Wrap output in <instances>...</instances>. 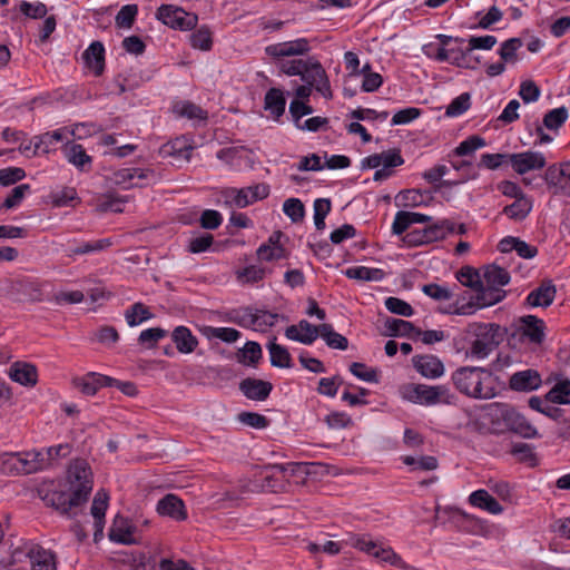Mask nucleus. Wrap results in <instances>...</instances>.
I'll list each match as a JSON object with an SVG mask.
<instances>
[{"instance_id":"obj_52","label":"nucleus","mask_w":570,"mask_h":570,"mask_svg":"<svg viewBox=\"0 0 570 570\" xmlns=\"http://www.w3.org/2000/svg\"><path fill=\"white\" fill-rule=\"evenodd\" d=\"M262 347L258 343L249 341L240 351L239 362L246 366H255L262 358Z\"/></svg>"},{"instance_id":"obj_4","label":"nucleus","mask_w":570,"mask_h":570,"mask_svg":"<svg viewBox=\"0 0 570 570\" xmlns=\"http://www.w3.org/2000/svg\"><path fill=\"white\" fill-rule=\"evenodd\" d=\"M400 395L403 400L423 405L433 406L438 404H453L454 395L444 385L430 386L425 384L409 383L400 389Z\"/></svg>"},{"instance_id":"obj_55","label":"nucleus","mask_w":570,"mask_h":570,"mask_svg":"<svg viewBox=\"0 0 570 570\" xmlns=\"http://www.w3.org/2000/svg\"><path fill=\"white\" fill-rule=\"evenodd\" d=\"M361 73L363 75L361 88L364 92L376 91L382 86V83H383L382 76L377 72H372L370 70L368 65H365L362 68Z\"/></svg>"},{"instance_id":"obj_53","label":"nucleus","mask_w":570,"mask_h":570,"mask_svg":"<svg viewBox=\"0 0 570 570\" xmlns=\"http://www.w3.org/2000/svg\"><path fill=\"white\" fill-rule=\"evenodd\" d=\"M502 11L498 7L492 6L487 12H476L475 28H480L483 30L490 29L493 24L498 23L502 19Z\"/></svg>"},{"instance_id":"obj_18","label":"nucleus","mask_w":570,"mask_h":570,"mask_svg":"<svg viewBox=\"0 0 570 570\" xmlns=\"http://www.w3.org/2000/svg\"><path fill=\"white\" fill-rule=\"evenodd\" d=\"M542 384L541 375L538 371L528 368L515 372L511 375L509 385L517 392H531L538 390Z\"/></svg>"},{"instance_id":"obj_64","label":"nucleus","mask_w":570,"mask_h":570,"mask_svg":"<svg viewBox=\"0 0 570 570\" xmlns=\"http://www.w3.org/2000/svg\"><path fill=\"white\" fill-rule=\"evenodd\" d=\"M138 13L136 4H126L121 7L116 16V24L120 28H130Z\"/></svg>"},{"instance_id":"obj_45","label":"nucleus","mask_w":570,"mask_h":570,"mask_svg":"<svg viewBox=\"0 0 570 570\" xmlns=\"http://www.w3.org/2000/svg\"><path fill=\"white\" fill-rule=\"evenodd\" d=\"M193 149V146L190 145V141L185 136L177 137L174 140L165 144L160 153L164 156H175L179 158H189L190 150Z\"/></svg>"},{"instance_id":"obj_24","label":"nucleus","mask_w":570,"mask_h":570,"mask_svg":"<svg viewBox=\"0 0 570 570\" xmlns=\"http://www.w3.org/2000/svg\"><path fill=\"white\" fill-rule=\"evenodd\" d=\"M115 379L99 373L90 372L75 380V385L87 395H94L102 386H111Z\"/></svg>"},{"instance_id":"obj_10","label":"nucleus","mask_w":570,"mask_h":570,"mask_svg":"<svg viewBox=\"0 0 570 570\" xmlns=\"http://www.w3.org/2000/svg\"><path fill=\"white\" fill-rule=\"evenodd\" d=\"M279 318L277 313L265 309L248 308L239 316L238 324L242 327L253 330L259 333H266L273 327Z\"/></svg>"},{"instance_id":"obj_33","label":"nucleus","mask_w":570,"mask_h":570,"mask_svg":"<svg viewBox=\"0 0 570 570\" xmlns=\"http://www.w3.org/2000/svg\"><path fill=\"white\" fill-rule=\"evenodd\" d=\"M63 154L67 160L77 169L81 171H87L91 168L92 158L86 153L81 145H67L63 148Z\"/></svg>"},{"instance_id":"obj_26","label":"nucleus","mask_w":570,"mask_h":570,"mask_svg":"<svg viewBox=\"0 0 570 570\" xmlns=\"http://www.w3.org/2000/svg\"><path fill=\"white\" fill-rule=\"evenodd\" d=\"M239 389L247 399L264 401L271 394L273 385L267 381L246 379L242 381Z\"/></svg>"},{"instance_id":"obj_2","label":"nucleus","mask_w":570,"mask_h":570,"mask_svg":"<svg viewBox=\"0 0 570 570\" xmlns=\"http://www.w3.org/2000/svg\"><path fill=\"white\" fill-rule=\"evenodd\" d=\"M499 302H501V294L497 291L465 289L456 294L453 302L444 306L441 312L444 314L470 316Z\"/></svg>"},{"instance_id":"obj_56","label":"nucleus","mask_w":570,"mask_h":570,"mask_svg":"<svg viewBox=\"0 0 570 570\" xmlns=\"http://www.w3.org/2000/svg\"><path fill=\"white\" fill-rule=\"evenodd\" d=\"M190 43L195 49L209 50L213 45L212 31L206 27H200L190 35Z\"/></svg>"},{"instance_id":"obj_46","label":"nucleus","mask_w":570,"mask_h":570,"mask_svg":"<svg viewBox=\"0 0 570 570\" xmlns=\"http://www.w3.org/2000/svg\"><path fill=\"white\" fill-rule=\"evenodd\" d=\"M556 405L557 404L548 402L544 396H531L529 399V406L533 411H537L554 421L559 420L562 416V410H560Z\"/></svg>"},{"instance_id":"obj_22","label":"nucleus","mask_w":570,"mask_h":570,"mask_svg":"<svg viewBox=\"0 0 570 570\" xmlns=\"http://www.w3.org/2000/svg\"><path fill=\"white\" fill-rule=\"evenodd\" d=\"M156 510L160 515L169 517L177 521L185 520L187 517L183 500L175 494H167L160 499Z\"/></svg>"},{"instance_id":"obj_49","label":"nucleus","mask_w":570,"mask_h":570,"mask_svg":"<svg viewBox=\"0 0 570 570\" xmlns=\"http://www.w3.org/2000/svg\"><path fill=\"white\" fill-rule=\"evenodd\" d=\"M524 323V335L529 337L531 342L540 343L543 340L544 333V324L541 320H538L534 316H527L523 318Z\"/></svg>"},{"instance_id":"obj_47","label":"nucleus","mask_w":570,"mask_h":570,"mask_svg":"<svg viewBox=\"0 0 570 570\" xmlns=\"http://www.w3.org/2000/svg\"><path fill=\"white\" fill-rule=\"evenodd\" d=\"M318 336H321L330 347L343 351L347 348V338L341 335L340 333H336L333 330L332 325L322 324L318 326Z\"/></svg>"},{"instance_id":"obj_27","label":"nucleus","mask_w":570,"mask_h":570,"mask_svg":"<svg viewBox=\"0 0 570 570\" xmlns=\"http://www.w3.org/2000/svg\"><path fill=\"white\" fill-rule=\"evenodd\" d=\"M556 286L551 281L543 282L539 287L529 293L527 302L532 307H548L556 297Z\"/></svg>"},{"instance_id":"obj_50","label":"nucleus","mask_w":570,"mask_h":570,"mask_svg":"<svg viewBox=\"0 0 570 570\" xmlns=\"http://www.w3.org/2000/svg\"><path fill=\"white\" fill-rule=\"evenodd\" d=\"M456 279L461 285L472 291H478L482 286V279L479 273L470 266L462 267L456 273Z\"/></svg>"},{"instance_id":"obj_40","label":"nucleus","mask_w":570,"mask_h":570,"mask_svg":"<svg viewBox=\"0 0 570 570\" xmlns=\"http://www.w3.org/2000/svg\"><path fill=\"white\" fill-rule=\"evenodd\" d=\"M0 472L4 474H27L22 452L0 454Z\"/></svg>"},{"instance_id":"obj_39","label":"nucleus","mask_w":570,"mask_h":570,"mask_svg":"<svg viewBox=\"0 0 570 570\" xmlns=\"http://www.w3.org/2000/svg\"><path fill=\"white\" fill-rule=\"evenodd\" d=\"M374 559L382 564H389L402 570H410L411 567L397 554L392 547L382 542L375 552Z\"/></svg>"},{"instance_id":"obj_37","label":"nucleus","mask_w":570,"mask_h":570,"mask_svg":"<svg viewBox=\"0 0 570 570\" xmlns=\"http://www.w3.org/2000/svg\"><path fill=\"white\" fill-rule=\"evenodd\" d=\"M104 56L105 48L100 42H92L82 55L87 68L96 76L104 69Z\"/></svg>"},{"instance_id":"obj_48","label":"nucleus","mask_w":570,"mask_h":570,"mask_svg":"<svg viewBox=\"0 0 570 570\" xmlns=\"http://www.w3.org/2000/svg\"><path fill=\"white\" fill-rule=\"evenodd\" d=\"M522 47V41L519 38H510L503 41L498 50V53L507 65H514L518 62V51Z\"/></svg>"},{"instance_id":"obj_7","label":"nucleus","mask_w":570,"mask_h":570,"mask_svg":"<svg viewBox=\"0 0 570 570\" xmlns=\"http://www.w3.org/2000/svg\"><path fill=\"white\" fill-rule=\"evenodd\" d=\"M508 163L515 174L523 177L522 183L528 186L531 181L525 175L531 171L542 170L547 166V158L541 151L528 149L509 154Z\"/></svg>"},{"instance_id":"obj_61","label":"nucleus","mask_w":570,"mask_h":570,"mask_svg":"<svg viewBox=\"0 0 570 570\" xmlns=\"http://www.w3.org/2000/svg\"><path fill=\"white\" fill-rule=\"evenodd\" d=\"M387 327L391 331L393 335L396 336H416L417 330L413 326L412 323L404 321V320H397L393 318L391 321H387Z\"/></svg>"},{"instance_id":"obj_8","label":"nucleus","mask_w":570,"mask_h":570,"mask_svg":"<svg viewBox=\"0 0 570 570\" xmlns=\"http://www.w3.org/2000/svg\"><path fill=\"white\" fill-rule=\"evenodd\" d=\"M164 24L179 30H190L197 24V16L174 4H161L156 13Z\"/></svg>"},{"instance_id":"obj_3","label":"nucleus","mask_w":570,"mask_h":570,"mask_svg":"<svg viewBox=\"0 0 570 570\" xmlns=\"http://www.w3.org/2000/svg\"><path fill=\"white\" fill-rule=\"evenodd\" d=\"M469 334L473 337L468 355L472 360H485L502 340L499 325L491 323H473L469 326Z\"/></svg>"},{"instance_id":"obj_16","label":"nucleus","mask_w":570,"mask_h":570,"mask_svg":"<svg viewBox=\"0 0 570 570\" xmlns=\"http://www.w3.org/2000/svg\"><path fill=\"white\" fill-rule=\"evenodd\" d=\"M318 332V326L311 324L306 320H302L297 324L286 327L284 334L289 341L312 345L317 340Z\"/></svg>"},{"instance_id":"obj_59","label":"nucleus","mask_w":570,"mask_h":570,"mask_svg":"<svg viewBox=\"0 0 570 570\" xmlns=\"http://www.w3.org/2000/svg\"><path fill=\"white\" fill-rule=\"evenodd\" d=\"M487 142L482 137L471 136L456 146L454 154L458 156L472 155L475 150L483 148Z\"/></svg>"},{"instance_id":"obj_62","label":"nucleus","mask_w":570,"mask_h":570,"mask_svg":"<svg viewBox=\"0 0 570 570\" xmlns=\"http://www.w3.org/2000/svg\"><path fill=\"white\" fill-rule=\"evenodd\" d=\"M423 293L435 301H448L454 297L448 286L440 284H426L422 287Z\"/></svg>"},{"instance_id":"obj_21","label":"nucleus","mask_w":570,"mask_h":570,"mask_svg":"<svg viewBox=\"0 0 570 570\" xmlns=\"http://www.w3.org/2000/svg\"><path fill=\"white\" fill-rule=\"evenodd\" d=\"M135 527L132 523L121 515H116L109 530V539L121 544H132L136 542Z\"/></svg>"},{"instance_id":"obj_36","label":"nucleus","mask_w":570,"mask_h":570,"mask_svg":"<svg viewBox=\"0 0 570 570\" xmlns=\"http://www.w3.org/2000/svg\"><path fill=\"white\" fill-rule=\"evenodd\" d=\"M344 274L350 279L362 282H381L385 277V272L383 269L363 265L351 266L345 269Z\"/></svg>"},{"instance_id":"obj_11","label":"nucleus","mask_w":570,"mask_h":570,"mask_svg":"<svg viewBox=\"0 0 570 570\" xmlns=\"http://www.w3.org/2000/svg\"><path fill=\"white\" fill-rule=\"evenodd\" d=\"M155 178V175L149 169L142 168H121L109 177L111 184L119 186L122 189H130L134 187H141Z\"/></svg>"},{"instance_id":"obj_31","label":"nucleus","mask_w":570,"mask_h":570,"mask_svg":"<svg viewBox=\"0 0 570 570\" xmlns=\"http://www.w3.org/2000/svg\"><path fill=\"white\" fill-rule=\"evenodd\" d=\"M22 458H24L27 474L52 468L47 449L22 452Z\"/></svg>"},{"instance_id":"obj_13","label":"nucleus","mask_w":570,"mask_h":570,"mask_svg":"<svg viewBox=\"0 0 570 570\" xmlns=\"http://www.w3.org/2000/svg\"><path fill=\"white\" fill-rule=\"evenodd\" d=\"M501 417L507 429L520 436L524 439H535L539 436L538 430L517 410L505 407L501 411Z\"/></svg>"},{"instance_id":"obj_32","label":"nucleus","mask_w":570,"mask_h":570,"mask_svg":"<svg viewBox=\"0 0 570 570\" xmlns=\"http://www.w3.org/2000/svg\"><path fill=\"white\" fill-rule=\"evenodd\" d=\"M43 500L48 505H51L63 513L68 512L72 507L83 503V501H76V494L70 490H68V492L53 491L46 494Z\"/></svg>"},{"instance_id":"obj_43","label":"nucleus","mask_w":570,"mask_h":570,"mask_svg":"<svg viewBox=\"0 0 570 570\" xmlns=\"http://www.w3.org/2000/svg\"><path fill=\"white\" fill-rule=\"evenodd\" d=\"M286 100L282 90L272 88L265 95V110L277 120L285 111Z\"/></svg>"},{"instance_id":"obj_20","label":"nucleus","mask_w":570,"mask_h":570,"mask_svg":"<svg viewBox=\"0 0 570 570\" xmlns=\"http://www.w3.org/2000/svg\"><path fill=\"white\" fill-rule=\"evenodd\" d=\"M412 362L414 368L426 379L435 380L444 374V365L438 356L416 355Z\"/></svg>"},{"instance_id":"obj_30","label":"nucleus","mask_w":570,"mask_h":570,"mask_svg":"<svg viewBox=\"0 0 570 570\" xmlns=\"http://www.w3.org/2000/svg\"><path fill=\"white\" fill-rule=\"evenodd\" d=\"M109 504V494L104 490L97 491L91 504V515L95 519V537L102 533L105 527V514Z\"/></svg>"},{"instance_id":"obj_34","label":"nucleus","mask_w":570,"mask_h":570,"mask_svg":"<svg viewBox=\"0 0 570 570\" xmlns=\"http://www.w3.org/2000/svg\"><path fill=\"white\" fill-rule=\"evenodd\" d=\"M469 502L471 505L491 514H500L503 511L502 505L487 490L473 491L469 495Z\"/></svg>"},{"instance_id":"obj_54","label":"nucleus","mask_w":570,"mask_h":570,"mask_svg":"<svg viewBox=\"0 0 570 570\" xmlns=\"http://www.w3.org/2000/svg\"><path fill=\"white\" fill-rule=\"evenodd\" d=\"M125 316L129 326H137L149 320L151 314L144 304L136 303L126 312Z\"/></svg>"},{"instance_id":"obj_6","label":"nucleus","mask_w":570,"mask_h":570,"mask_svg":"<svg viewBox=\"0 0 570 570\" xmlns=\"http://www.w3.org/2000/svg\"><path fill=\"white\" fill-rule=\"evenodd\" d=\"M69 490L76 494V501H87L92 491V472L85 460H75L67 473Z\"/></svg>"},{"instance_id":"obj_19","label":"nucleus","mask_w":570,"mask_h":570,"mask_svg":"<svg viewBox=\"0 0 570 570\" xmlns=\"http://www.w3.org/2000/svg\"><path fill=\"white\" fill-rule=\"evenodd\" d=\"M446 56L445 62L462 69L475 70L481 63L480 57L472 53L469 45L466 48L461 46L450 47Z\"/></svg>"},{"instance_id":"obj_35","label":"nucleus","mask_w":570,"mask_h":570,"mask_svg":"<svg viewBox=\"0 0 570 570\" xmlns=\"http://www.w3.org/2000/svg\"><path fill=\"white\" fill-rule=\"evenodd\" d=\"M548 402L558 405H570V379H557L552 387L544 395Z\"/></svg>"},{"instance_id":"obj_15","label":"nucleus","mask_w":570,"mask_h":570,"mask_svg":"<svg viewBox=\"0 0 570 570\" xmlns=\"http://www.w3.org/2000/svg\"><path fill=\"white\" fill-rule=\"evenodd\" d=\"M265 51L273 58L302 56L309 51V45L305 38H299L269 45L266 47Z\"/></svg>"},{"instance_id":"obj_23","label":"nucleus","mask_w":570,"mask_h":570,"mask_svg":"<svg viewBox=\"0 0 570 570\" xmlns=\"http://www.w3.org/2000/svg\"><path fill=\"white\" fill-rule=\"evenodd\" d=\"M9 377L23 386L31 387L38 382V371L33 364L14 362L9 367Z\"/></svg>"},{"instance_id":"obj_41","label":"nucleus","mask_w":570,"mask_h":570,"mask_svg":"<svg viewBox=\"0 0 570 570\" xmlns=\"http://www.w3.org/2000/svg\"><path fill=\"white\" fill-rule=\"evenodd\" d=\"M267 350L269 353L271 364L275 367L279 368H289L292 367V356L288 350L276 343V337H273L267 344Z\"/></svg>"},{"instance_id":"obj_5","label":"nucleus","mask_w":570,"mask_h":570,"mask_svg":"<svg viewBox=\"0 0 570 570\" xmlns=\"http://www.w3.org/2000/svg\"><path fill=\"white\" fill-rule=\"evenodd\" d=\"M269 195V186L264 183L255 184L244 188H225L220 193L224 205L229 207L245 208Z\"/></svg>"},{"instance_id":"obj_57","label":"nucleus","mask_w":570,"mask_h":570,"mask_svg":"<svg viewBox=\"0 0 570 570\" xmlns=\"http://www.w3.org/2000/svg\"><path fill=\"white\" fill-rule=\"evenodd\" d=\"M569 117L566 107H559L550 110L543 118V125L548 129H558L561 127Z\"/></svg>"},{"instance_id":"obj_25","label":"nucleus","mask_w":570,"mask_h":570,"mask_svg":"<svg viewBox=\"0 0 570 570\" xmlns=\"http://www.w3.org/2000/svg\"><path fill=\"white\" fill-rule=\"evenodd\" d=\"M171 341L181 354H191L199 344L198 338L184 325L176 326L173 330Z\"/></svg>"},{"instance_id":"obj_14","label":"nucleus","mask_w":570,"mask_h":570,"mask_svg":"<svg viewBox=\"0 0 570 570\" xmlns=\"http://www.w3.org/2000/svg\"><path fill=\"white\" fill-rule=\"evenodd\" d=\"M510 274L509 272L498 265H489L483 271L481 291L499 292L501 294V301L505 296V292L502 289L503 286L509 284Z\"/></svg>"},{"instance_id":"obj_28","label":"nucleus","mask_w":570,"mask_h":570,"mask_svg":"<svg viewBox=\"0 0 570 570\" xmlns=\"http://www.w3.org/2000/svg\"><path fill=\"white\" fill-rule=\"evenodd\" d=\"M383 541L377 538H373L370 534L348 533L345 539V543L352 548L357 549L361 552L374 558L375 552L379 550Z\"/></svg>"},{"instance_id":"obj_60","label":"nucleus","mask_w":570,"mask_h":570,"mask_svg":"<svg viewBox=\"0 0 570 570\" xmlns=\"http://www.w3.org/2000/svg\"><path fill=\"white\" fill-rule=\"evenodd\" d=\"M351 373L361 381L376 383L379 381L377 372L363 363L354 362L350 365Z\"/></svg>"},{"instance_id":"obj_51","label":"nucleus","mask_w":570,"mask_h":570,"mask_svg":"<svg viewBox=\"0 0 570 570\" xmlns=\"http://www.w3.org/2000/svg\"><path fill=\"white\" fill-rule=\"evenodd\" d=\"M471 107V95L463 92L455 97L446 107L445 115L448 117H459L466 112Z\"/></svg>"},{"instance_id":"obj_1","label":"nucleus","mask_w":570,"mask_h":570,"mask_svg":"<svg viewBox=\"0 0 570 570\" xmlns=\"http://www.w3.org/2000/svg\"><path fill=\"white\" fill-rule=\"evenodd\" d=\"M455 389L475 400H490L498 394V379L489 370L479 366H462L451 376Z\"/></svg>"},{"instance_id":"obj_29","label":"nucleus","mask_w":570,"mask_h":570,"mask_svg":"<svg viewBox=\"0 0 570 570\" xmlns=\"http://www.w3.org/2000/svg\"><path fill=\"white\" fill-rule=\"evenodd\" d=\"M171 110L176 117L188 119L194 124H199L207 119V111L190 101H175Z\"/></svg>"},{"instance_id":"obj_63","label":"nucleus","mask_w":570,"mask_h":570,"mask_svg":"<svg viewBox=\"0 0 570 570\" xmlns=\"http://www.w3.org/2000/svg\"><path fill=\"white\" fill-rule=\"evenodd\" d=\"M284 214L297 223L304 217V205L298 198H288L283 204Z\"/></svg>"},{"instance_id":"obj_17","label":"nucleus","mask_w":570,"mask_h":570,"mask_svg":"<svg viewBox=\"0 0 570 570\" xmlns=\"http://www.w3.org/2000/svg\"><path fill=\"white\" fill-rule=\"evenodd\" d=\"M26 557L28 559L30 570H56V558L50 550L38 544L27 548Z\"/></svg>"},{"instance_id":"obj_9","label":"nucleus","mask_w":570,"mask_h":570,"mask_svg":"<svg viewBox=\"0 0 570 570\" xmlns=\"http://www.w3.org/2000/svg\"><path fill=\"white\" fill-rule=\"evenodd\" d=\"M544 180L553 195L570 196V161L549 166Z\"/></svg>"},{"instance_id":"obj_42","label":"nucleus","mask_w":570,"mask_h":570,"mask_svg":"<svg viewBox=\"0 0 570 570\" xmlns=\"http://www.w3.org/2000/svg\"><path fill=\"white\" fill-rule=\"evenodd\" d=\"M279 236H272L267 244L257 249L258 258L265 262L279 261L286 257L285 248L278 242Z\"/></svg>"},{"instance_id":"obj_44","label":"nucleus","mask_w":570,"mask_h":570,"mask_svg":"<svg viewBox=\"0 0 570 570\" xmlns=\"http://www.w3.org/2000/svg\"><path fill=\"white\" fill-rule=\"evenodd\" d=\"M533 200L529 196L521 197L515 199L511 205H508L503 208V214H505L512 220H523L532 210Z\"/></svg>"},{"instance_id":"obj_58","label":"nucleus","mask_w":570,"mask_h":570,"mask_svg":"<svg viewBox=\"0 0 570 570\" xmlns=\"http://www.w3.org/2000/svg\"><path fill=\"white\" fill-rule=\"evenodd\" d=\"M264 269L256 265H249L237 271V279L242 284H255L264 278Z\"/></svg>"},{"instance_id":"obj_12","label":"nucleus","mask_w":570,"mask_h":570,"mask_svg":"<svg viewBox=\"0 0 570 570\" xmlns=\"http://www.w3.org/2000/svg\"><path fill=\"white\" fill-rule=\"evenodd\" d=\"M302 81L315 88L324 98H332V90L328 78L320 62L307 59L305 70L301 76Z\"/></svg>"},{"instance_id":"obj_38","label":"nucleus","mask_w":570,"mask_h":570,"mask_svg":"<svg viewBox=\"0 0 570 570\" xmlns=\"http://www.w3.org/2000/svg\"><path fill=\"white\" fill-rule=\"evenodd\" d=\"M199 332L208 341L218 340L225 343H235L240 337V332L233 327L204 325L199 327Z\"/></svg>"}]
</instances>
